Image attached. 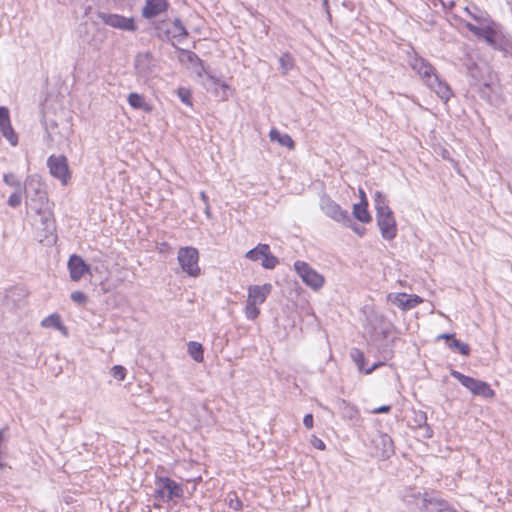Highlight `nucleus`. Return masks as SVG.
<instances>
[{
  "instance_id": "obj_1",
  "label": "nucleus",
  "mask_w": 512,
  "mask_h": 512,
  "mask_svg": "<svg viewBox=\"0 0 512 512\" xmlns=\"http://www.w3.org/2000/svg\"><path fill=\"white\" fill-rule=\"evenodd\" d=\"M464 11L474 21V23L466 22L465 27L479 39H483L487 44L495 46L497 43L495 23L490 19L487 12L480 10L477 6L465 7Z\"/></svg>"
},
{
  "instance_id": "obj_2",
  "label": "nucleus",
  "mask_w": 512,
  "mask_h": 512,
  "mask_svg": "<svg viewBox=\"0 0 512 512\" xmlns=\"http://www.w3.org/2000/svg\"><path fill=\"white\" fill-rule=\"evenodd\" d=\"M376 220L381 236L385 240H393L397 235V225L392 210L389 208L385 196L377 191L374 194Z\"/></svg>"
},
{
  "instance_id": "obj_3",
  "label": "nucleus",
  "mask_w": 512,
  "mask_h": 512,
  "mask_svg": "<svg viewBox=\"0 0 512 512\" xmlns=\"http://www.w3.org/2000/svg\"><path fill=\"white\" fill-rule=\"evenodd\" d=\"M272 291V285L265 283L263 285H250L245 305V316L248 320H255L259 314V305L263 304Z\"/></svg>"
},
{
  "instance_id": "obj_4",
  "label": "nucleus",
  "mask_w": 512,
  "mask_h": 512,
  "mask_svg": "<svg viewBox=\"0 0 512 512\" xmlns=\"http://www.w3.org/2000/svg\"><path fill=\"white\" fill-rule=\"evenodd\" d=\"M154 497L162 502H171L184 496L182 484L166 476H156Z\"/></svg>"
},
{
  "instance_id": "obj_5",
  "label": "nucleus",
  "mask_w": 512,
  "mask_h": 512,
  "mask_svg": "<svg viewBox=\"0 0 512 512\" xmlns=\"http://www.w3.org/2000/svg\"><path fill=\"white\" fill-rule=\"evenodd\" d=\"M450 375L475 396H481L485 399L495 396L494 390L485 381L464 375L457 370H451Z\"/></svg>"
},
{
  "instance_id": "obj_6",
  "label": "nucleus",
  "mask_w": 512,
  "mask_h": 512,
  "mask_svg": "<svg viewBox=\"0 0 512 512\" xmlns=\"http://www.w3.org/2000/svg\"><path fill=\"white\" fill-rule=\"evenodd\" d=\"M177 260L182 271L189 277L196 278L201 274L199 252L195 247H181L177 253Z\"/></svg>"
},
{
  "instance_id": "obj_7",
  "label": "nucleus",
  "mask_w": 512,
  "mask_h": 512,
  "mask_svg": "<svg viewBox=\"0 0 512 512\" xmlns=\"http://www.w3.org/2000/svg\"><path fill=\"white\" fill-rule=\"evenodd\" d=\"M293 267L306 286L310 287L314 291L323 287L325 283L323 275L313 269L307 262L297 260L294 262Z\"/></svg>"
},
{
  "instance_id": "obj_8",
  "label": "nucleus",
  "mask_w": 512,
  "mask_h": 512,
  "mask_svg": "<svg viewBox=\"0 0 512 512\" xmlns=\"http://www.w3.org/2000/svg\"><path fill=\"white\" fill-rule=\"evenodd\" d=\"M245 257L253 262L261 260L262 267L269 270L274 269L279 263L278 258L271 253L270 246L264 243H259L247 251Z\"/></svg>"
},
{
  "instance_id": "obj_9",
  "label": "nucleus",
  "mask_w": 512,
  "mask_h": 512,
  "mask_svg": "<svg viewBox=\"0 0 512 512\" xmlns=\"http://www.w3.org/2000/svg\"><path fill=\"white\" fill-rule=\"evenodd\" d=\"M134 67L136 76L144 82H147L155 75L156 61L152 54L148 52L139 53L135 57Z\"/></svg>"
},
{
  "instance_id": "obj_10",
  "label": "nucleus",
  "mask_w": 512,
  "mask_h": 512,
  "mask_svg": "<svg viewBox=\"0 0 512 512\" xmlns=\"http://www.w3.org/2000/svg\"><path fill=\"white\" fill-rule=\"evenodd\" d=\"M392 356H393L392 349L391 348H385L382 351L383 361H378V362L374 363L371 367L366 368L365 367L366 359H365L364 353L360 349H358V348H352L351 351H350V357L352 358V360L356 364L358 370L360 372L365 373V374H371L374 370H376L377 368L383 366L385 364V361L391 359Z\"/></svg>"
},
{
  "instance_id": "obj_11",
  "label": "nucleus",
  "mask_w": 512,
  "mask_h": 512,
  "mask_svg": "<svg viewBox=\"0 0 512 512\" xmlns=\"http://www.w3.org/2000/svg\"><path fill=\"white\" fill-rule=\"evenodd\" d=\"M409 65L426 85L430 84L432 79L438 75L431 63L415 52L409 57Z\"/></svg>"
},
{
  "instance_id": "obj_12",
  "label": "nucleus",
  "mask_w": 512,
  "mask_h": 512,
  "mask_svg": "<svg viewBox=\"0 0 512 512\" xmlns=\"http://www.w3.org/2000/svg\"><path fill=\"white\" fill-rule=\"evenodd\" d=\"M47 166L50 174L60 180L63 185H66L70 180V170L67 163V158L63 155H51L47 159Z\"/></svg>"
},
{
  "instance_id": "obj_13",
  "label": "nucleus",
  "mask_w": 512,
  "mask_h": 512,
  "mask_svg": "<svg viewBox=\"0 0 512 512\" xmlns=\"http://www.w3.org/2000/svg\"><path fill=\"white\" fill-rule=\"evenodd\" d=\"M320 208L327 217L336 222L343 223L349 221L348 211L342 209L339 204L327 195H323L320 198Z\"/></svg>"
},
{
  "instance_id": "obj_14",
  "label": "nucleus",
  "mask_w": 512,
  "mask_h": 512,
  "mask_svg": "<svg viewBox=\"0 0 512 512\" xmlns=\"http://www.w3.org/2000/svg\"><path fill=\"white\" fill-rule=\"evenodd\" d=\"M102 22L108 26L123 31L134 32L137 29L135 20L133 17H125L119 14L113 13H101L99 15Z\"/></svg>"
},
{
  "instance_id": "obj_15",
  "label": "nucleus",
  "mask_w": 512,
  "mask_h": 512,
  "mask_svg": "<svg viewBox=\"0 0 512 512\" xmlns=\"http://www.w3.org/2000/svg\"><path fill=\"white\" fill-rule=\"evenodd\" d=\"M38 214L40 215L41 230L44 232L40 242H45L47 245L55 244L57 235L55 234L56 225L52 212L49 210H38Z\"/></svg>"
},
{
  "instance_id": "obj_16",
  "label": "nucleus",
  "mask_w": 512,
  "mask_h": 512,
  "mask_svg": "<svg viewBox=\"0 0 512 512\" xmlns=\"http://www.w3.org/2000/svg\"><path fill=\"white\" fill-rule=\"evenodd\" d=\"M0 130L12 146L18 144V136L11 125L9 109L4 106H0Z\"/></svg>"
},
{
  "instance_id": "obj_17",
  "label": "nucleus",
  "mask_w": 512,
  "mask_h": 512,
  "mask_svg": "<svg viewBox=\"0 0 512 512\" xmlns=\"http://www.w3.org/2000/svg\"><path fill=\"white\" fill-rule=\"evenodd\" d=\"M68 269L70 278L73 281H79L86 273L89 272V265L79 255L73 254L68 261Z\"/></svg>"
},
{
  "instance_id": "obj_18",
  "label": "nucleus",
  "mask_w": 512,
  "mask_h": 512,
  "mask_svg": "<svg viewBox=\"0 0 512 512\" xmlns=\"http://www.w3.org/2000/svg\"><path fill=\"white\" fill-rule=\"evenodd\" d=\"M168 0H146L142 9V16L146 19L157 17L168 9Z\"/></svg>"
},
{
  "instance_id": "obj_19",
  "label": "nucleus",
  "mask_w": 512,
  "mask_h": 512,
  "mask_svg": "<svg viewBox=\"0 0 512 512\" xmlns=\"http://www.w3.org/2000/svg\"><path fill=\"white\" fill-rule=\"evenodd\" d=\"M420 496H421L420 492H418L417 495L415 493L411 494V497L419 498L422 505L425 506L427 509L435 510L438 512H456V511L450 510L448 503L444 500L436 499V498L426 499V498H420ZM409 497H410V495L405 496V501L407 503H410V501L408 499Z\"/></svg>"
},
{
  "instance_id": "obj_20",
  "label": "nucleus",
  "mask_w": 512,
  "mask_h": 512,
  "mask_svg": "<svg viewBox=\"0 0 512 512\" xmlns=\"http://www.w3.org/2000/svg\"><path fill=\"white\" fill-rule=\"evenodd\" d=\"M427 86L432 91H434L440 99H442L445 102H447L452 96L451 88L446 82L442 81L438 75L435 76L430 82V84H427Z\"/></svg>"
},
{
  "instance_id": "obj_21",
  "label": "nucleus",
  "mask_w": 512,
  "mask_h": 512,
  "mask_svg": "<svg viewBox=\"0 0 512 512\" xmlns=\"http://www.w3.org/2000/svg\"><path fill=\"white\" fill-rule=\"evenodd\" d=\"M181 60L190 63L196 70L198 75H202L205 72L203 61L198 57L197 54L190 50L181 49Z\"/></svg>"
},
{
  "instance_id": "obj_22",
  "label": "nucleus",
  "mask_w": 512,
  "mask_h": 512,
  "mask_svg": "<svg viewBox=\"0 0 512 512\" xmlns=\"http://www.w3.org/2000/svg\"><path fill=\"white\" fill-rule=\"evenodd\" d=\"M413 422L415 427L424 428L425 434L424 437L431 438L433 436V430L427 424V414L422 410H413Z\"/></svg>"
},
{
  "instance_id": "obj_23",
  "label": "nucleus",
  "mask_w": 512,
  "mask_h": 512,
  "mask_svg": "<svg viewBox=\"0 0 512 512\" xmlns=\"http://www.w3.org/2000/svg\"><path fill=\"white\" fill-rule=\"evenodd\" d=\"M127 101L129 103V105L134 109L143 110L147 113L152 111V106L150 104H148L145 101L144 96L139 93H136V92L130 93L128 95Z\"/></svg>"
},
{
  "instance_id": "obj_24",
  "label": "nucleus",
  "mask_w": 512,
  "mask_h": 512,
  "mask_svg": "<svg viewBox=\"0 0 512 512\" xmlns=\"http://www.w3.org/2000/svg\"><path fill=\"white\" fill-rule=\"evenodd\" d=\"M367 207L368 201H360L353 205V216L362 223H368L372 220Z\"/></svg>"
},
{
  "instance_id": "obj_25",
  "label": "nucleus",
  "mask_w": 512,
  "mask_h": 512,
  "mask_svg": "<svg viewBox=\"0 0 512 512\" xmlns=\"http://www.w3.org/2000/svg\"><path fill=\"white\" fill-rule=\"evenodd\" d=\"M270 140L278 142L281 146L294 148V141L288 134H281L276 128H272L269 132Z\"/></svg>"
},
{
  "instance_id": "obj_26",
  "label": "nucleus",
  "mask_w": 512,
  "mask_h": 512,
  "mask_svg": "<svg viewBox=\"0 0 512 512\" xmlns=\"http://www.w3.org/2000/svg\"><path fill=\"white\" fill-rule=\"evenodd\" d=\"M378 445L381 446L383 457L389 458L392 454H394L393 440L388 434L382 433L379 435Z\"/></svg>"
},
{
  "instance_id": "obj_27",
  "label": "nucleus",
  "mask_w": 512,
  "mask_h": 512,
  "mask_svg": "<svg viewBox=\"0 0 512 512\" xmlns=\"http://www.w3.org/2000/svg\"><path fill=\"white\" fill-rule=\"evenodd\" d=\"M188 353L196 362H202L204 359L203 347L196 341H190L188 343Z\"/></svg>"
},
{
  "instance_id": "obj_28",
  "label": "nucleus",
  "mask_w": 512,
  "mask_h": 512,
  "mask_svg": "<svg viewBox=\"0 0 512 512\" xmlns=\"http://www.w3.org/2000/svg\"><path fill=\"white\" fill-rule=\"evenodd\" d=\"M338 406L345 418L353 420L358 417V410L355 408V406L351 405L347 401H339Z\"/></svg>"
},
{
  "instance_id": "obj_29",
  "label": "nucleus",
  "mask_w": 512,
  "mask_h": 512,
  "mask_svg": "<svg viewBox=\"0 0 512 512\" xmlns=\"http://www.w3.org/2000/svg\"><path fill=\"white\" fill-rule=\"evenodd\" d=\"M173 28H174L173 38L177 39L178 42H180L188 37V31L179 18H176L173 21Z\"/></svg>"
},
{
  "instance_id": "obj_30",
  "label": "nucleus",
  "mask_w": 512,
  "mask_h": 512,
  "mask_svg": "<svg viewBox=\"0 0 512 512\" xmlns=\"http://www.w3.org/2000/svg\"><path fill=\"white\" fill-rule=\"evenodd\" d=\"M41 326L46 328L62 329V323L58 314H51L41 321Z\"/></svg>"
},
{
  "instance_id": "obj_31",
  "label": "nucleus",
  "mask_w": 512,
  "mask_h": 512,
  "mask_svg": "<svg viewBox=\"0 0 512 512\" xmlns=\"http://www.w3.org/2000/svg\"><path fill=\"white\" fill-rule=\"evenodd\" d=\"M294 58L290 53H283L279 59L280 68L283 74H287L294 67Z\"/></svg>"
},
{
  "instance_id": "obj_32",
  "label": "nucleus",
  "mask_w": 512,
  "mask_h": 512,
  "mask_svg": "<svg viewBox=\"0 0 512 512\" xmlns=\"http://www.w3.org/2000/svg\"><path fill=\"white\" fill-rule=\"evenodd\" d=\"M448 346L452 349L458 350V352L463 356H468L470 354L469 345L456 338H453V340L448 343Z\"/></svg>"
},
{
  "instance_id": "obj_33",
  "label": "nucleus",
  "mask_w": 512,
  "mask_h": 512,
  "mask_svg": "<svg viewBox=\"0 0 512 512\" xmlns=\"http://www.w3.org/2000/svg\"><path fill=\"white\" fill-rule=\"evenodd\" d=\"M3 181L6 185L14 187L15 190H25L22 186L21 181L13 173L4 174Z\"/></svg>"
},
{
  "instance_id": "obj_34",
  "label": "nucleus",
  "mask_w": 512,
  "mask_h": 512,
  "mask_svg": "<svg viewBox=\"0 0 512 512\" xmlns=\"http://www.w3.org/2000/svg\"><path fill=\"white\" fill-rule=\"evenodd\" d=\"M423 302V299L418 295H409L407 294L405 301H404V307L403 311H408L419 305Z\"/></svg>"
},
{
  "instance_id": "obj_35",
  "label": "nucleus",
  "mask_w": 512,
  "mask_h": 512,
  "mask_svg": "<svg viewBox=\"0 0 512 512\" xmlns=\"http://www.w3.org/2000/svg\"><path fill=\"white\" fill-rule=\"evenodd\" d=\"M406 293H390L388 300L403 310Z\"/></svg>"
},
{
  "instance_id": "obj_36",
  "label": "nucleus",
  "mask_w": 512,
  "mask_h": 512,
  "mask_svg": "<svg viewBox=\"0 0 512 512\" xmlns=\"http://www.w3.org/2000/svg\"><path fill=\"white\" fill-rule=\"evenodd\" d=\"M342 224L346 227L351 228L353 230V232L356 233L360 237H362L366 232L365 227L355 223L350 215H349V221L343 222Z\"/></svg>"
},
{
  "instance_id": "obj_37",
  "label": "nucleus",
  "mask_w": 512,
  "mask_h": 512,
  "mask_svg": "<svg viewBox=\"0 0 512 512\" xmlns=\"http://www.w3.org/2000/svg\"><path fill=\"white\" fill-rule=\"evenodd\" d=\"M177 95L182 103L191 106V91L185 87H180L177 90Z\"/></svg>"
},
{
  "instance_id": "obj_38",
  "label": "nucleus",
  "mask_w": 512,
  "mask_h": 512,
  "mask_svg": "<svg viewBox=\"0 0 512 512\" xmlns=\"http://www.w3.org/2000/svg\"><path fill=\"white\" fill-rule=\"evenodd\" d=\"M111 374L118 381H123L127 375V369L122 365H115L111 368Z\"/></svg>"
},
{
  "instance_id": "obj_39",
  "label": "nucleus",
  "mask_w": 512,
  "mask_h": 512,
  "mask_svg": "<svg viewBox=\"0 0 512 512\" xmlns=\"http://www.w3.org/2000/svg\"><path fill=\"white\" fill-rule=\"evenodd\" d=\"M22 191L23 190H15L8 198V205L16 208L21 204L22 201Z\"/></svg>"
},
{
  "instance_id": "obj_40",
  "label": "nucleus",
  "mask_w": 512,
  "mask_h": 512,
  "mask_svg": "<svg viewBox=\"0 0 512 512\" xmlns=\"http://www.w3.org/2000/svg\"><path fill=\"white\" fill-rule=\"evenodd\" d=\"M70 298L74 303L78 305H84L88 300L87 296L81 291H73L70 295Z\"/></svg>"
},
{
  "instance_id": "obj_41",
  "label": "nucleus",
  "mask_w": 512,
  "mask_h": 512,
  "mask_svg": "<svg viewBox=\"0 0 512 512\" xmlns=\"http://www.w3.org/2000/svg\"><path fill=\"white\" fill-rule=\"evenodd\" d=\"M228 506H229V508H231L235 511H239L242 509L243 503L239 499V497L235 493H233V497H230L228 500Z\"/></svg>"
},
{
  "instance_id": "obj_42",
  "label": "nucleus",
  "mask_w": 512,
  "mask_h": 512,
  "mask_svg": "<svg viewBox=\"0 0 512 512\" xmlns=\"http://www.w3.org/2000/svg\"><path fill=\"white\" fill-rule=\"evenodd\" d=\"M314 418L312 414H306L303 418V424L307 429H311L313 427Z\"/></svg>"
},
{
  "instance_id": "obj_43",
  "label": "nucleus",
  "mask_w": 512,
  "mask_h": 512,
  "mask_svg": "<svg viewBox=\"0 0 512 512\" xmlns=\"http://www.w3.org/2000/svg\"><path fill=\"white\" fill-rule=\"evenodd\" d=\"M312 445L319 450H324L326 445L325 443L318 437L314 436L312 439Z\"/></svg>"
},
{
  "instance_id": "obj_44",
  "label": "nucleus",
  "mask_w": 512,
  "mask_h": 512,
  "mask_svg": "<svg viewBox=\"0 0 512 512\" xmlns=\"http://www.w3.org/2000/svg\"><path fill=\"white\" fill-rule=\"evenodd\" d=\"M391 410V405H382L373 410L374 414L388 413Z\"/></svg>"
},
{
  "instance_id": "obj_45",
  "label": "nucleus",
  "mask_w": 512,
  "mask_h": 512,
  "mask_svg": "<svg viewBox=\"0 0 512 512\" xmlns=\"http://www.w3.org/2000/svg\"><path fill=\"white\" fill-rule=\"evenodd\" d=\"M438 338L439 339H445V340L451 342L453 340V338H455V335L451 334V333H446V334L439 335Z\"/></svg>"
},
{
  "instance_id": "obj_46",
  "label": "nucleus",
  "mask_w": 512,
  "mask_h": 512,
  "mask_svg": "<svg viewBox=\"0 0 512 512\" xmlns=\"http://www.w3.org/2000/svg\"><path fill=\"white\" fill-rule=\"evenodd\" d=\"M200 198L203 201L204 205L209 204V197L204 191L200 192Z\"/></svg>"
},
{
  "instance_id": "obj_47",
  "label": "nucleus",
  "mask_w": 512,
  "mask_h": 512,
  "mask_svg": "<svg viewBox=\"0 0 512 512\" xmlns=\"http://www.w3.org/2000/svg\"><path fill=\"white\" fill-rule=\"evenodd\" d=\"M204 213L208 218H211L210 204L205 205Z\"/></svg>"
},
{
  "instance_id": "obj_48",
  "label": "nucleus",
  "mask_w": 512,
  "mask_h": 512,
  "mask_svg": "<svg viewBox=\"0 0 512 512\" xmlns=\"http://www.w3.org/2000/svg\"><path fill=\"white\" fill-rule=\"evenodd\" d=\"M359 194H360V201H368L366 198L365 192L362 189L359 190Z\"/></svg>"
},
{
  "instance_id": "obj_49",
  "label": "nucleus",
  "mask_w": 512,
  "mask_h": 512,
  "mask_svg": "<svg viewBox=\"0 0 512 512\" xmlns=\"http://www.w3.org/2000/svg\"><path fill=\"white\" fill-rule=\"evenodd\" d=\"M382 333H383V336H384V337H387V335H388V333H389V329H388V327L384 328V329L382 330Z\"/></svg>"
},
{
  "instance_id": "obj_50",
  "label": "nucleus",
  "mask_w": 512,
  "mask_h": 512,
  "mask_svg": "<svg viewBox=\"0 0 512 512\" xmlns=\"http://www.w3.org/2000/svg\"><path fill=\"white\" fill-rule=\"evenodd\" d=\"M26 182H29V184H32V181H30L29 178L26 179Z\"/></svg>"
},
{
  "instance_id": "obj_51",
  "label": "nucleus",
  "mask_w": 512,
  "mask_h": 512,
  "mask_svg": "<svg viewBox=\"0 0 512 512\" xmlns=\"http://www.w3.org/2000/svg\"><path fill=\"white\" fill-rule=\"evenodd\" d=\"M26 182H29V184H32V181H30L29 178L26 179Z\"/></svg>"
}]
</instances>
